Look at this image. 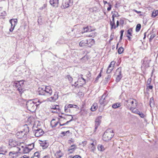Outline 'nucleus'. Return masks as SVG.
<instances>
[{"label":"nucleus","mask_w":158,"mask_h":158,"mask_svg":"<svg viewBox=\"0 0 158 158\" xmlns=\"http://www.w3.org/2000/svg\"><path fill=\"white\" fill-rule=\"evenodd\" d=\"M52 93V90L49 86H46L45 88H39L38 94L40 95L45 96L47 97L50 96Z\"/></svg>","instance_id":"obj_1"},{"label":"nucleus","mask_w":158,"mask_h":158,"mask_svg":"<svg viewBox=\"0 0 158 158\" xmlns=\"http://www.w3.org/2000/svg\"><path fill=\"white\" fill-rule=\"evenodd\" d=\"M114 135L113 130L110 128L107 129L103 135V139L105 141H108L111 139Z\"/></svg>","instance_id":"obj_2"},{"label":"nucleus","mask_w":158,"mask_h":158,"mask_svg":"<svg viewBox=\"0 0 158 158\" xmlns=\"http://www.w3.org/2000/svg\"><path fill=\"white\" fill-rule=\"evenodd\" d=\"M124 105L127 108L131 109L136 107L137 101L135 99L131 98L125 101Z\"/></svg>","instance_id":"obj_3"},{"label":"nucleus","mask_w":158,"mask_h":158,"mask_svg":"<svg viewBox=\"0 0 158 158\" xmlns=\"http://www.w3.org/2000/svg\"><path fill=\"white\" fill-rule=\"evenodd\" d=\"M23 131H18L16 134V136L19 139L22 138L24 135H26L29 131L28 125L26 124L23 126Z\"/></svg>","instance_id":"obj_4"},{"label":"nucleus","mask_w":158,"mask_h":158,"mask_svg":"<svg viewBox=\"0 0 158 158\" xmlns=\"http://www.w3.org/2000/svg\"><path fill=\"white\" fill-rule=\"evenodd\" d=\"M26 106L28 110L32 112H34L37 107V104H35L32 100H30L26 102Z\"/></svg>","instance_id":"obj_5"},{"label":"nucleus","mask_w":158,"mask_h":158,"mask_svg":"<svg viewBox=\"0 0 158 158\" xmlns=\"http://www.w3.org/2000/svg\"><path fill=\"white\" fill-rule=\"evenodd\" d=\"M13 86H15L19 91L20 94H21L23 91V81H15L14 82Z\"/></svg>","instance_id":"obj_6"},{"label":"nucleus","mask_w":158,"mask_h":158,"mask_svg":"<svg viewBox=\"0 0 158 158\" xmlns=\"http://www.w3.org/2000/svg\"><path fill=\"white\" fill-rule=\"evenodd\" d=\"M109 101V98L106 94H104L99 100V103L101 105L105 106L107 104Z\"/></svg>","instance_id":"obj_7"},{"label":"nucleus","mask_w":158,"mask_h":158,"mask_svg":"<svg viewBox=\"0 0 158 158\" xmlns=\"http://www.w3.org/2000/svg\"><path fill=\"white\" fill-rule=\"evenodd\" d=\"M34 132L36 137H39L43 135L44 132L43 130L40 128H36V129L34 130Z\"/></svg>","instance_id":"obj_8"},{"label":"nucleus","mask_w":158,"mask_h":158,"mask_svg":"<svg viewBox=\"0 0 158 158\" xmlns=\"http://www.w3.org/2000/svg\"><path fill=\"white\" fill-rule=\"evenodd\" d=\"M75 108L79 109V107L76 105H73L71 104H69L66 105L64 107V111L66 112H68L70 111L69 108Z\"/></svg>","instance_id":"obj_9"},{"label":"nucleus","mask_w":158,"mask_h":158,"mask_svg":"<svg viewBox=\"0 0 158 158\" xmlns=\"http://www.w3.org/2000/svg\"><path fill=\"white\" fill-rule=\"evenodd\" d=\"M58 92H56L53 96L47 98V101L51 102H55L58 99Z\"/></svg>","instance_id":"obj_10"},{"label":"nucleus","mask_w":158,"mask_h":158,"mask_svg":"<svg viewBox=\"0 0 158 158\" xmlns=\"http://www.w3.org/2000/svg\"><path fill=\"white\" fill-rule=\"evenodd\" d=\"M73 2V0H65L62 3L61 8H66L69 6V4L72 3Z\"/></svg>","instance_id":"obj_11"},{"label":"nucleus","mask_w":158,"mask_h":158,"mask_svg":"<svg viewBox=\"0 0 158 158\" xmlns=\"http://www.w3.org/2000/svg\"><path fill=\"white\" fill-rule=\"evenodd\" d=\"M143 61V63L141 66L142 68L146 69L149 67V61L147 58H145Z\"/></svg>","instance_id":"obj_12"},{"label":"nucleus","mask_w":158,"mask_h":158,"mask_svg":"<svg viewBox=\"0 0 158 158\" xmlns=\"http://www.w3.org/2000/svg\"><path fill=\"white\" fill-rule=\"evenodd\" d=\"M9 145L12 147H15L18 145L17 142L15 140L10 139L9 142Z\"/></svg>","instance_id":"obj_13"},{"label":"nucleus","mask_w":158,"mask_h":158,"mask_svg":"<svg viewBox=\"0 0 158 158\" xmlns=\"http://www.w3.org/2000/svg\"><path fill=\"white\" fill-rule=\"evenodd\" d=\"M101 118V117H98L95 120V127L94 129V132H95L98 127L100 125L101 123V121L100 119Z\"/></svg>","instance_id":"obj_14"},{"label":"nucleus","mask_w":158,"mask_h":158,"mask_svg":"<svg viewBox=\"0 0 158 158\" xmlns=\"http://www.w3.org/2000/svg\"><path fill=\"white\" fill-rule=\"evenodd\" d=\"M40 142V146H42L43 149H45L47 148L49 145V143L46 140H39Z\"/></svg>","instance_id":"obj_15"},{"label":"nucleus","mask_w":158,"mask_h":158,"mask_svg":"<svg viewBox=\"0 0 158 158\" xmlns=\"http://www.w3.org/2000/svg\"><path fill=\"white\" fill-rule=\"evenodd\" d=\"M87 46L91 47L94 44V40L93 39H90L86 40Z\"/></svg>","instance_id":"obj_16"},{"label":"nucleus","mask_w":158,"mask_h":158,"mask_svg":"<svg viewBox=\"0 0 158 158\" xmlns=\"http://www.w3.org/2000/svg\"><path fill=\"white\" fill-rule=\"evenodd\" d=\"M50 3L53 6L57 7L58 5L59 0H50Z\"/></svg>","instance_id":"obj_17"},{"label":"nucleus","mask_w":158,"mask_h":158,"mask_svg":"<svg viewBox=\"0 0 158 158\" xmlns=\"http://www.w3.org/2000/svg\"><path fill=\"white\" fill-rule=\"evenodd\" d=\"M18 152H14V151H11L9 153V156L10 158H16L18 156Z\"/></svg>","instance_id":"obj_18"},{"label":"nucleus","mask_w":158,"mask_h":158,"mask_svg":"<svg viewBox=\"0 0 158 158\" xmlns=\"http://www.w3.org/2000/svg\"><path fill=\"white\" fill-rule=\"evenodd\" d=\"M96 144V142L94 144V142L92 143L89 146V148L90 149V151L93 153H94L95 151L96 150V148L95 147V145Z\"/></svg>","instance_id":"obj_19"},{"label":"nucleus","mask_w":158,"mask_h":158,"mask_svg":"<svg viewBox=\"0 0 158 158\" xmlns=\"http://www.w3.org/2000/svg\"><path fill=\"white\" fill-rule=\"evenodd\" d=\"M59 123L58 121H56L55 119H53L51 122V125L52 127H55Z\"/></svg>","instance_id":"obj_20"},{"label":"nucleus","mask_w":158,"mask_h":158,"mask_svg":"<svg viewBox=\"0 0 158 158\" xmlns=\"http://www.w3.org/2000/svg\"><path fill=\"white\" fill-rule=\"evenodd\" d=\"M32 102H34L35 104H37V106H38L41 103L43 102L40 101V100L38 98H36L33 100H32Z\"/></svg>","instance_id":"obj_21"},{"label":"nucleus","mask_w":158,"mask_h":158,"mask_svg":"<svg viewBox=\"0 0 158 158\" xmlns=\"http://www.w3.org/2000/svg\"><path fill=\"white\" fill-rule=\"evenodd\" d=\"M97 148L98 151L100 152H103L105 150V148L104 147V146L101 144L98 145Z\"/></svg>","instance_id":"obj_22"},{"label":"nucleus","mask_w":158,"mask_h":158,"mask_svg":"<svg viewBox=\"0 0 158 158\" xmlns=\"http://www.w3.org/2000/svg\"><path fill=\"white\" fill-rule=\"evenodd\" d=\"M21 147L24 153H27L30 151L27 146L24 147L23 146H22Z\"/></svg>","instance_id":"obj_23"},{"label":"nucleus","mask_w":158,"mask_h":158,"mask_svg":"<svg viewBox=\"0 0 158 158\" xmlns=\"http://www.w3.org/2000/svg\"><path fill=\"white\" fill-rule=\"evenodd\" d=\"M76 148V146L75 145H71L69 148L68 149V151L70 153H72L74 151V149Z\"/></svg>","instance_id":"obj_24"},{"label":"nucleus","mask_w":158,"mask_h":158,"mask_svg":"<svg viewBox=\"0 0 158 158\" xmlns=\"http://www.w3.org/2000/svg\"><path fill=\"white\" fill-rule=\"evenodd\" d=\"M98 108V105L97 103H94L91 108V110L92 111H95Z\"/></svg>","instance_id":"obj_25"},{"label":"nucleus","mask_w":158,"mask_h":158,"mask_svg":"<svg viewBox=\"0 0 158 158\" xmlns=\"http://www.w3.org/2000/svg\"><path fill=\"white\" fill-rule=\"evenodd\" d=\"M7 152V151L5 150L4 148L3 147H0V154L5 155Z\"/></svg>","instance_id":"obj_26"},{"label":"nucleus","mask_w":158,"mask_h":158,"mask_svg":"<svg viewBox=\"0 0 158 158\" xmlns=\"http://www.w3.org/2000/svg\"><path fill=\"white\" fill-rule=\"evenodd\" d=\"M55 155L58 158H60L63 156V154L61 152L60 150H59L56 152Z\"/></svg>","instance_id":"obj_27"},{"label":"nucleus","mask_w":158,"mask_h":158,"mask_svg":"<svg viewBox=\"0 0 158 158\" xmlns=\"http://www.w3.org/2000/svg\"><path fill=\"white\" fill-rule=\"evenodd\" d=\"M122 69L121 68H118L116 70L115 73L116 75H122L121 74Z\"/></svg>","instance_id":"obj_28"},{"label":"nucleus","mask_w":158,"mask_h":158,"mask_svg":"<svg viewBox=\"0 0 158 158\" xmlns=\"http://www.w3.org/2000/svg\"><path fill=\"white\" fill-rule=\"evenodd\" d=\"M86 40H82L79 43V45L80 46L83 47L85 46H87Z\"/></svg>","instance_id":"obj_29"},{"label":"nucleus","mask_w":158,"mask_h":158,"mask_svg":"<svg viewBox=\"0 0 158 158\" xmlns=\"http://www.w3.org/2000/svg\"><path fill=\"white\" fill-rule=\"evenodd\" d=\"M20 146H19V145L16 146L15 147H14V150L13 151H14V152H18V154L20 153V151L21 150V148L20 147Z\"/></svg>","instance_id":"obj_30"},{"label":"nucleus","mask_w":158,"mask_h":158,"mask_svg":"<svg viewBox=\"0 0 158 158\" xmlns=\"http://www.w3.org/2000/svg\"><path fill=\"white\" fill-rule=\"evenodd\" d=\"M13 21L14 23V27H15L17 23V19H12L10 20V23L11 24L12 26H13V24L12 23Z\"/></svg>","instance_id":"obj_31"},{"label":"nucleus","mask_w":158,"mask_h":158,"mask_svg":"<svg viewBox=\"0 0 158 158\" xmlns=\"http://www.w3.org/2000/svg\"><path fill=\"white\" fill-rule=\"evenodd\" d=\"M149 103L150 107L154 106V100L153 97H152L150 98Z\"/></svg>","instance_id":"obj_32"},{"label":"nucleus","mask_w":158,"mask_h":158,"mask_svg":"<svg viewBox=\"0 0 158 158\" xmlns=\"http://www.w3.org/2000/svg\"><path fill=\"white\" fill-rule=\"evenodd\" d=\"M39 152H35L34 155L32 156L30 158H39Z\"/></svg>","instance_id":"obj_33"},{"label":"nucleus","mask_w":158,"mask_h":158,"mask_svg":"<svg viewBox=\"0 0 158 158\" xmlns=\"http://www.w3.org/2000/svg\"><path fill=\"white\" fill-rule=\"evenodd\" d=\"M113 66H111L110 65H109L106 71L107 73H110L113 70Z\"/></svg>","instance_id":"obj_34"},{"label":"nucleus","mask_w":158,"mask_h":158,"mask_svg":"<svg viewBox=\"0 0 158 158\" xmlns=\"http://www.w3.org/2000/svg\"><path fill=\"white\" fill-rule=\"evenodd\" d=\"M121 106V104L120 103H116L113 104L112 105V107L113 108L116 109L120 106Z\"/></svg>","instance_id":"obj_35"},{"label":"nucleus","mask_w":158,"mask_h":158,"mask_svg":"<svg viewBox=\"0 0 158 158\" xmlns=\"http://www.w3.org/2000/svg\"><path fill=\"white\" fill-rule=\"evenodd\" d=\"M110 24L111 26V29H112L113 28L115 29L116 28V26H115V23L114 21H110Z\"/></svg>","instance_id":"obj_36"},{"label":"nucleus","mask_w":158,"mask_h":158,"mask_svg":"<svg viewBox=\"0 0 158 158\" xmlns=\"http://www.w3.org/2000/svg\"><path fill=\"white\" fill-rule=\"evenodd\" d=\"M27 146L28 148H29V150L31 151L34 148V144L33 143H32L31 144L28 145Z\"/></svg>","instance_id":"obj_37"},{"label":"nucleus","mask_w":158,"mask_h":158,"mask_svg":"<svg viewBox=\"0 0 158 158\" xmlns=\"http://www.w3.org/2000/svg\"><path fill=\"white\" fill-rule=\"evenodd\" d=\"M158 15V10H154L153 11L152 13V17H155Z\"/></svg>","instance_id":"obj_38"},{"label":"nucleus","mask_w":158,"mask_h":158,"mask_svg":"<svg viewBox=\"0 0 158 158\" xmlns=\"http://www.w3.org/2000/svg\"><path fill=\"white\" fill-rule=\"evenodd\" d=\"M141 25L140 24H137L136 26L135 31L136 32H139L141 28Z\"/></svg>","instance_id":"obj_39"},{"label":"nucleus","mask_w":158,"mask_h":158,"mask_svg":"<svg viewBox=\"0 0 158 158\" xmlns=\"http://www.w3.org/2000/svg\"><path fill=\"white\" fill-rule=\"evenodd\" d=\"M135 108H132L131 109H130L132 112L134 113L138 114L139 113V111L138 110L135 109Z\"/></svg>","instance_id":"obj_40"},{"label":"nucleus","mask_w":158,"mask_h":158,"mask_svg":"<svg viewBox=\"0 0 158 158\" xmlns=\"http://www.w3.org/2000/svg\"><path fill=\"white\" fill-rule=\"evenodd\" d=\"M117 77L116 79V82H119L122 77V75H117Z\"/></svg>","instance_id":"obj_41"},{"label":"nucleus","mask_w":158,"mask_h":158,"mask_svg":"<svg viewBox=\"0 0 158 158\" xmlns=\"http://www.w3.org/2000/svg\"><path fill=\"white\" fill-rule=\"evenodd\" d=\"M66 79L69 80L70 83H71L73 81V79L69 75H68L66 76Z\"/></svg>","instance_id":"obj_42"},{"label":"nucleus","mask_w":158,"mask_h":158,"mask_svg":"<svg viewBox=\"0 0 158 158\" xmlns=\"http://www.w3.org/2000/svg\"><path fill=\"white\" fill-rule=\"evenodd\" d=\"M84 32H91L92 31V30H89L88 27H86L84 28Z\"/></svg>","instance_id":"obj_43"},{"label":"nucleus","mask_w":158,"mask_h":158,"mask_svg":"<svg viewBox=\"0 0 158 158\" xmlns=\"http://www.w3.org/2000/svg\"><path fill=\"white\" fill-rule=\"evenodd\" d=\"M123 48L122 47H120L118 50V53L119 54H121L123 51Z\"/></svg>","instance_id":"obj_44"},{"label":"nucleus","mask_w":158,"mask_h":158,"mask_svg":"<svg viewBox=\"0 0 158 158\" xmlns=\"http://www.w3.org/2000/svg\"><path fill=\"white\" fill-rule=\"evenodd\" d=\"M59 116L61 118H64V119H65L66 120L67 119H68V117H70L71 118L72 116L71 115H65L64 116V117H63L62 116Z\"/></svg>","instance_id":"obj_45"},{"label":"nucleus","mask_w":158,"mask_h":158,"mask_svg":"<svg viewBox=\"0 0 158 158\" xmlns=\"http://www.w3.org/2000/svg\"><path fill=\"white\" fill-rule=\"evenodd\" d=\"M73 118V117H72L70 119V120L69 121H67L66 123H64L62 124H61L60 123V126H63L65 124H67L68 123H69V122H70L71 121H72Z\"/></svg>","instance_id":"obj_46"},{"label":"nucleus","mask_w":158,"mask_h":158,"mask_svg":"<svg viewBox=\"0 0 158 158\" xmlns=\"http://www.w3.org/2000/svg\"><path fill=\"white\" fill-rule=\"evenodd\" d=\"M64 43V40L63 39H61V40H59L58 41L57 43V45H59L60 44H62Z\"/></svg>","instance_id":"obj_47"},{"label":"nucleus","mask_w":158,"mask_h":158,"mask_svg":"<svg viewBox=\"0 0 158 158\" xmlns=\"http://www.w3.org/2000/svg\"><path fill=\"white\" fill-rule=\"evenodd\" d=\"M59 106L58 105H56V106H52V109H53L54 110H58V111L59 110Z\"/></svg>","instance_id":"obj_48"},{"label":"nucleus","mask_w":158,"mask_h":158,"mask_svg":"<svg viewBox=\"0 0 158 158\" xmlns=\"http://www.w3.org/2000/svg\"><path fill=\"white\" fill-rule=\"evenodd\" d=\"M123 32H124V30H121L120 31V39H119L120 41L122 39V37H123Z\"/></svg>","instance_id":"obj_49"},{"label":"nucleus","mask_w":158,"mask_h":158,"mask_svg":"<svg viewBox=\"0 0 158 158\" xmlns=\"http://www.w3.org/2000/svg\"><path fill=\"white\" fill-rule=\"evenodd\" d=\"M132 31V28H131L127 30V34L130 35V36H132L131 32Z\"/></svg>","instance_id":"obj_50"},{"label":"nucleus","mask_w":158,"mask_h":158,"mask_svg":"<svg viewBox=\"0 0 158 158\" xmlns=\"http://www.w3.org/2000/svg\"><path fill=\"white\" fill-rule=\"evenodd\" d=\"M96 34V32H93L90 33L89 35V36L91 37H94L95 36Z\"/></svg>","instance_id":"obj_51"},{"label":"nucleus","mask_w":158,"mask_h":158,"mask_svg":"<svg viewBox=\"0 0 158 158\" xmlns=\"http://www.w3.org/2000/svg\"><path fill=\"white\" fill-rule=\"evenodd\" d=\"M81 79H82L83 81L82 82L83 84H81V85H80V86H82L83 84H85V80L82 77H81V78L78 80V81H79V80Z\"/></svg>","instance_id":"obj_52"},{"label":"nucleus","mask_w":158,"mask_h":158,"mask_svg":"<svg viewBox=\"0 0 158 158\" xmlns=\"http://www.w3.org/2000/svg\"><path fill=\"white\" fill-rule=\"evenodd\" d=\"M156 36V35L155 34H152V35L150 37L149 40L150 42L154 38V37Z\"/></svg>","instance_id":"obj_53"},{"label":"nucleus","mask_w":158,"mask_h":158,"mask_svg":"<svg viewBox=\"0 0 158 158\" xmlns=\"http://www.w3.org/2000/svg\"><path fill=\"white\" fill-rule=\"evenodd\" d=\"M69 157V158H81V156L79 155H76L73 157L71 156Z\"/></svg>","instance_id":"obj_54"},{"label":"nucleus","mask_w":158,"mask_h":158,"mask_svg":"<svg viewBox=\"0 0 158 158\" xmlns=\"http://www.w3.org/2000/svg\"><path fill=\"white\" fill-rule=\"evenodd\" d=\"M111 78V76L110 75H108V76L106 77L105 78V80L107 82L108 81H109Z\"/></svg>","instance_id":"obj_55"},{"label":"nucleus","mask_w":158,"mask_h":158,"mask_svg":"<svg viewBox=\"0 0 158 158\" xmlns=\"http://www.w3.org/2000/svg\"><path fill=\"white\" fill-rule=\"evenodd\" d=\"M138 114H139L141 118H143L144 117V114L140 111L139 113Z\"/></svg>","instance_id":"obj_56"},{"label":"nucleus","mask_w":158,"mask_h":158,"mask_svg":"<svg viewBox=\"0 0 158 158\" xmlns=\"http://www.w3.org/2000/svg\"><path fill=\"white\" fill-rule=\"evenodd\" d=\"M6 15V13L5 11H3L2 13H0V16H4Z\"/></svg>","instance_id":"obj_57"},{"label":"nucleus","mask_w":158,"mask_h":158,"mask_svg":"<svg viewBox=\"0 0 158 158\" xmlns=\"http://www.w3.org/2000/svg\"><path fill=\"white\" fill-rule=\"evenodd\" d=\"M102 69H101V72H100V73L98 75V76L96 78V80H98L100 77H101V73L102 72Z\"/></svg>","instance_id":"obj_58"},{"label":"nucleus","mask_w":158,"mask_h":158,"mask_svg":"<svg viewBox=\"0 0 158 158\" xmlns=\"http://www.w3.org/2000/svg\"><path fill=\"white\" fill-rule=\"evenodd\" d=\"M115 64V62L114 61H112L109 65H110L111 66H113V67H114V65Z\"/></svg>","instance_id":"obj_59"},{"label":"nucleus","mask_w":158,"mask_h":158,"mask_svg":"<svg viewBox=\"0 0 158 158\" xmlns=\"http://www.w3.org/2000/svg\"><path fill=\"white\" fill-rule=\"evenodd\" d=\"M152 88H153L152 86L150 85H149V86H147V89H152Z\"/></svg>","instance_id":"obj_60"},{"label":"nucleus","mask_w":158,"mask_h":158,"mask_svg":"<svg viewBox=\"0 0 158 158\" xmlns=\"http://www.w3.org/2000/svg\"><path fill=\"white\" fill-rule=\"evenodd\" d=\"M111 8V6L110 4H109V6L107 8V10L108 11H110Z\"/></svg>","instance_id":"obj_61"},{"label":"nucleus","mask_w":158,"mask_h":158,"mask_svg":"<svg viewBox=\"0 0 158 158\" xmlns=\"http://www.w3.org/2000/svg\"><path fill=\"white\" fill-rule=\"evenodd\" d=\"M11 26H12L11 25ZM15 27H14V26H13V27H12V26H11V28L10 29V30H9L10 31V32L12 31L14 29Z\"/></svg>","instance_id":"obj_62"},{"label":"nucleus","mask_w":158,"mask_h":158,"mask_svg":"<svg viewBox=\"0 0 158 158\" xmlns=\"http://www.w3.org/2000/svg\"><path fill=\"white\" fill-rule=\"evenodd\" d=\"M113 36H114L113 35H112V34H111V35L110 36V40H113Z\"/></svg>","instance_id":"obj_63"},{"label":"nucleus","mask_w":158,"mask_h":158,"mask_svg":"<svg viewBox=\"0 0 158 158\" xmlns=\"http://www.w3.org/2000/svg\"><path fill=\"white\" fill-rule=\"evenodd\" d=\"M22 157V158H30V157L27 156L26 155H24Z\"/></svg>","instance_id":"obj_64"}]
</instances>
